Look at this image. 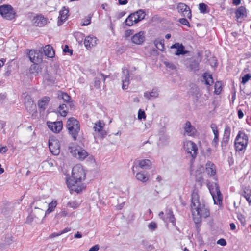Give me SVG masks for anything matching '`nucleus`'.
Here are the masks:
<instances>
[{
	"label": "nucleus",
	"instance_id": "nucleus-1",
	"mask_svg": "<svg viewBox=\"0 0 251 251\" xmlns=\"http://www.w3.org/2000/svg\"><path fill=\"white\" fill-rule=\"evenodd\" d=\"M191 209L194 222L199 224L202 217L206 218L209 215V210L205 208L203 202H201L197 191L194 190L191 197Z\"/></svg>",
	"mask_w": 251,
	"mask_h": 251
},
{
	"label": "nucleus",
	"instance_id": "nucleus-2",
	"mask_svg": "<svg viewBox=\"0 0 251 251\" xmlns=\"http://www.w3.org/2000/svg\"><path fill=\"white\" fill-rule=\"evenodd\" d=\"M85 178V173L82 166L80 164H77L73 168L72 176L67 179L66 183L71 190L78 193L82 190L79 183Z\"/></svg>",
	"mask_w": 251,
	"mask_h": 251
},
{
	"label": "nucleus",
	"instance_id": "nucleus-3",
	"mask_svg": "<svg viewBox=\"0 0 251 251\" xmlns=\"http://www.w3.org/2000/svg\"><path fill=\"white\" fill-rule=\"evenodd\" d=\"M66 127L73 139L74 141L77 140L80 131L79 121L74 117H71L67 121Z\"/></svg>",
	"mask_w": 251,
	"mask_h": 251
},
{
	"label": "nucleus",
	"instance_id": "nucleus-4",
	"mask_svg": "<svg viewBox=\"0 0 251 251\" xmlns=\"http://www.w3.org/2000/svg\"><path fill=\"white\" fill-rule=\"evenodd\" d=\"M248 142V136L244 132L239 131L235 139L234 146L237 151L245 150Z\"/></svg>",
	"mask_w": 251,
	"mask_h": 251
},
{
	"label": "nucleus",
	"instance_id": "nucleus-5",
	"mask_svg": "<svg viewBox=\"0 0 251 251\" xmlns=\"http://www.w3.org/2000/svg\"><path fill=\"white\" fill-rule=\"evenodd\" d=\"M208 188L210 194L212 196L214 204H219V205H222L223 196L220 191L218 185L217 183H214V184L209 186Z\"/></svg>",
	"mask_w": 251,
	"mask_h": 251
},
{
	"label": "nucleus",
	"instance_id": "nucleus-6",
	"mask_svg": "<svg viewBox=\"0 0 251 251\" xmlns=\"http://www.w3.org/2000/svg\"><path fill=\"white\" fill-rule=\"evenodd\" d=\"M0 14L6 20H11L15 18L16 12L10 5L4 4L0 6Z\"/></svg>",
	"mask_w": 251,
	"mask_h": 251
},
{
	"label": "nucleus",
	"instance_id": "nucleus-7",
	"mask_svg": "<svg viewBox=\"0 0 251 251\" xmlns=\"http://www.w3.org/2000/svg\"><path fill=\"white\" fill-rule=\"evenodd\" d=\"M68 151L75 157L80 160H84L87 156V152L81 148L76 149L75 147H68Z\"/></svg>",
	"mask_w": 251,
	"mask_h": 251
},
{
	"label": "nucleus",
	"instance_id": "nucleus-8",
	"mask_svg": "<svg viewBox=\"0 0 251 251\" xmlns=\"http://www.w3.org/2000/svg\"><path fill=\"white\" fill-rule=\"evenodd\" d=\"M184 148L185 151L193 157L195 158L197 155L198 148L196 144L191 141H187L184 143Z\"/></svg>",
	"mask_w": 251,
	"mask_h": 251
},
{
	"label": "nucleus",
	"instance_id": "nucleus-9",
	"mask_svg": "<svg viewBox=\"0 0 251 251\" xmlns=\"http://www.w3.org/2000/svg\"><path fill=\"white\" fill-rule=\"evenodd\" d=\"M178 12L184 17L191 19L192 17L191 11L189 7L185 3H179L176 7Z\"/></svg>",
	"mask_w": 251,
	"mask_h": 251
},
{
	"label": "nucleus",
	"instance_id": "nucleus-10",
	"mask_svg": "<svg viewBox=\"0 0 251 251\" xmlns=\"http://www.w3.org/2000/svg\"><path fill=\"white\" fill-rule=\"evenodd\" d=\"M49 147L52 154L57 155L60 153V145L58 140L53 138L50 139Z\"/></svg>",
	"mask_w": 251,
	"mask_h": 251
},
{
	"label": "nucleus",
	"instance_id": "nucleus-11",
	"mask_svg": "<svg viewBox=\"0 0 251 251\" xmlns=\"http://www.w3.org/2000/svg\"><path fill=\"white\" fill-rule=\"evenodd\" d=\"M28 56L31 62L38 63L42 61V54L37 50H30Z\"/></svg>",
	"mask_w": 251,
	"mask_h": 251
},
{
	"label": "nucleus",
	"instance_id": "nucleus-12",
	"mask_svg": "<svg viewBox=\"0 0 251 251\" xmlns=\"http://www.w3.org/2000/svg\"><path fill=\"white\" fill-rule=\"evenodd\" d=\"M105 124L103 122L99 121L95 123L93 129L95 131L97 132L101 138H103L106 135V132L103 129Z\"/></svg>",
	"mask_w": 251,
	"mask_h": 251
},
{
	"label": "nucleus",
	"instance_id": "nucleus-13",
	"mask_svg": "<svg viewBox=\"0 0 251 251\" xmlns=\"http://www.w3.org/2000/svg\"><path fill=\"white\" fill-rule=\"evenodd\" d=\"M123 76H122V82L123 83L122 88L126 90L128 87L129 83V71L127 69H123Z\"/></svg>",
	"mask_w": 251,
	"mask_h": 251
},
{
	"label": "nucleus",
	"instance_id": "nucleus-14",
	"mask_svg": "<svg viewBox=\"0 0 251 251\" xmlns=\"http://www.w3.org/2000/svg\"><path fill=\"white\" fill-rule=\"evenodd\" d=\"M231 133L230 127L226 126L224 130V134L221 142V146L226 147L229 142L230 136Z\"/></svg>",
	"mask_w": 251,
	"mask_h": 251
},
{
	"label": "nucleus",
	"instance_id": "nucleus-15",
	"mask_svg": "<svg viewBox=\"0 0 251 251\" xmlns=\"http://www.w3.org/2000/svg\"><path fill=\"white\" fill-rule=\"evenodd\" d=\"M68 13V8L65 6L59 11V15L58 17L59 20L58 21V25H61L67 20L69 16Z\"/></svg>",
	"mask_w": 251,
	"mask_h": 251
},
{
	"label": "nucleus",
	"instance_id": "nucleus-16",
	"mask_svg": "<svg viewBox=\"0 0 251 251\" xmlns=\"http://www.w3.org/2000/svg\"><path fill=\"white\" fill-rule=\"evenodd\" d=\"M171 49H176V51L174 53L176 55H184L188 52L184 50V47L182 44L176 43L171 47Z\"/></svg>",
	"mask_w": 251,
	"mask_h": 251
},
{
	"label": "nucleus",
	"instance_id": "nucleus-17",
	"mask_svg": "<svg viewBox=\"0 0 251 251\" xmlns=\"http://www.w3.org/2000/svg\"><path fill=\"white\" fill-rule=\"evenodd\" d=\"M25 106L26 110L29 112L34 111L36 109V104L34 103L30 96H26L25 98Z\"/></svg>",
	"mask_w": 251,
	"mask_h": 251
},
{
	"label": "nucleus",
	"instance_id": "nucleus-18",
	"mask_svg": "<svg viewBox=\"0 0 251 251\" xmlns=\"http://www.w3.org/2000/svg\"><path fill=\"white\" fill-rule=\"evenodd\" d=\"M48 127L53 132L57 133L62 130L63 127V123L62 121L50 123L48 125Z\"/></svg>",
	"mask_w": 251,
	"mask_h": 251
},
{
	"label": "nucleus",
	"instance_id": "nucleus-19",
	"mask_svg": "<svg viewBox=\"0 0 251 251\" xmlns=\"http://www.w3.org/2000/svg\"><path fill=\"white\" fill-rule=\"evenodd\" d=\"M97 38L95 37L87 36L84 42V44L87 49L92 48L97 44Z\"/></svg>",
	"mask_w": 251,
	"mask_h": 251
},
{
	"label": "nucleus",
	"instance_id": "nucleus-20",
	"mask_svg": "<svg viewBox=\"0 0 251 251\" xmlns=\"http://www.w3.org/2000/svg\"><path fill=\"white\" fill-rule=\"evenodd\" d=\"M185 133L188 136H193L196 133L195 127L192 126L189 121H187L183 127Z\"/></svg>",
	"mask_w": 251,
	"mask_h": 251
},
{
	"label": "nucleus",
	"instance_id": "nucleus-21",
	"mask_svg": "<svg viewBox=\"0 0 251 251\" xmlns=\"http://www.w3.org/2000/svg\"><path fill=\"white\" fill-rule=\"evenodd\" d=\"M200 62V59L192 58L190 60L189 64L187 67H189L191 71H197L199 69V64Z\"/></svg>",
	"mask_w": 251,
	"mask_h": 251
},
{
	"label": "nucleus",
	"instance_id": "nucleus-22",
	"mask_svg": "<svg viewBox=\"0 0 251 251\" xmlns=\"http://www.w3.org/2000/svg\"><path fill=\"white\" fill-rule=\"evenodd\" d=\"M35 25L42 27L47 24V19L41 15H39L33 19Z\"/></svg>",
	"mask_w": 251,
	"mask_h": 251
},
{
	"label": "nucleus",
	"instance_id": "nucleus-23",
	"mask_svg": "<svg viewBox=\"0 0 251 251\" xmlns=\"http://www.w3.org/2000/svg\"><path fill=\"white\" fill-rule=\"evenodd\" d=\"M145 39L143 32H139L135 34L131 38L132 42L136 44H142Z\"/></svg>",
	"mask_w": 251,
	"mask_h": 251
},
{
	"label": "nucleus",
	"instance_id": "nucleus-24",
	"mask_svg": "<svg viewBox=\"0 0 251 251\" xmlns=\"http://www.w3.org/2000/svg\"><path fill=\"white\" fill-rule=\"evenodd\" d=\"M206 172L210 176L215 175L216 171L215 165L210 161H208L205 165Z\"/></svg>",
	"mask_w": 251,
	"mask_h": 251
},
{
	"label": "nucleus",
	"instance_id": "nucleus-25",
	"mask_svg": "<svg viewBox=\"0 0 251 251\" xmlns=\"http://www.w3.org/2000/svg\"><path fill=\"white\" fill-rule=\"evenodd\" d=\"M144 96L150 100L151 98H156L158 97V90L157 88H153L151 92H146L144 93Z\"/></svg>",
	"mask_w": 251,
	"mask_h": 251
},
{
	"label": "nucleus",
	"instance_id": "nucleus-26",
	"mask_svg": "<svg viewBox=\"0 0 251 251\" xmlns=\"http://www.w3.org/2000/svg\"><path fill=\"white\" fill-rule=\"evenodd\" d=\"M31 213L36 219H39L42 218L44 214L45 215V212L42 208L37 206L35 207Z\"/></svg>",
	"mask_w": 251,
	"mask_h": 251
},
{
	"label": "nucleus",
	"instance_id": "nucleus-27",
	"mask_svg": "<svg viewBox=\"0 0 251 251\" xmlns=\"http://www.w3.org/2000/svg\"><path fill=\"white\" fill-rule=\"evenodd\" d=\"M50 100V98L49 97L45 96L42 98L38 101V105L39 108L41 109L42 110H45Z\"/></svg>",
	"mask_w": 251,
	"mask_h": 251
},
{
	"label": "nucleus",
	"instance_id": "nucleus-28",
	"mask_svg": "<svg viewBox=\"0 0 251 251\" xmlns=\"http://www.w3.org/2000/svg\"><path fill=\"white\" fill-rule=\"evenodd\" d=\"M107 77L106 75H104L103 74L98 75V76L95 78L94 86L97 88H100L101 80H102L104 82Z\"/></svg>",
	"mask_w": 251,
	"mask_h": 251
},
{
	"label": "nucleus",
	"instance_id": "nucleus-29",
	"mask_svg": "<svg viewBox=\"0 0 251 251\" xmlns=\"http://www.w3.org/2000/svg\"><path fill=\"white\" fill-rule=\"evenodd\" d=\"M43 50L45 55L49 57H53L55 54L53 48L50 45L45 46Z\"/></svg>",
	"mask_w": 251,
	"mask_h": 251
},
{
	"label": "nucleus",
	"instance_id": "nucleus-30",
	"mask_svg": "<svg viewBox=\"0 0 251 251\" xmlns=\"http://www.w3.org/2000/svg\"><path fill=\"white\" fill-rule=\"evenodd\" d=\"M57 204V201L55 200H53L51 202L49 203L48 208L45 212V216L53 211L54 209L56 208Z\"/></svg>",
	"mask_w": 251,
	"mask_h": 251
},
{
	"label": "nucleus",
	"instance_id": "nucleus-31",
	"mask_svg": "<svg viewBox=\"0 0 251 251\" xmlns=\"http://www.w3.org/2000/svg\"><path fill=\"white\" fill-rule=\"evenodd\" d=\"M136 178L142 182H146L149 180V176L142 172L137 173L136 175Z\"/></svg>",
	"mask_w": 251,
	"mask_h": 251
},
{
	"label": "nucleus",
	"instance_id": "nucleus-32",
	"mask_svg": "<svg viewBox=\"0 0 251 251\" xmlns=\"http://www.w3.org/2000/svg\"><path fill=\"white\" fill-rule=\"evenodd\" d=\"M140 167L142 169H148L151 165V162L148 159L139 160L138 162Z\"/></svg>",
	"mask_w": 251,
	"mask_h": 251
},
{
	"label": "nucleus",
	"instance_id": "nucleus-33",
	"mask_svg": "<svg viewBox=\"0 0 251 251\" xmlns=\"http://www.w3.org/2000/svg\"><path fill=\"white\" fill-rule=\"evenodd\" d=\"M237 18L246 17V9L244 6L239 7L236 11Z\"/></svg>",
	"mask_w": 251,
	"mask_h": 251
},
{
	"label": "nucleus",
	"instance_id": "nucleus-34",
	"mask_svg": "<svg viewBox=\"0 0 251 251\" xmlns=\"http://www.w3.org/2000/svg\"><path fill=\"white\" fill-rule=\"evenodd\" d=\"M164 39H156L154 41V44L160 50L163 51L164 49Z\"/></svg>",
	"mask_w": 251,
	"mask_h": 251
},
{
	"label": "nucleus",
	"instance_id": "nucleus-35",
	"mask_svg": "<svg viewBox=\"0 0 251 251\" xmlns=\"http://www.w3.org/2000/svg\"><path fill=\"white\" fill-rule=\"evenodd\" d=\"M203 78L206 84L211 85L213 83V79L211 75H208L206 73H204L203 75Z\"/></svg>",
	"mask_w": 251,
	"mask_h": 251
},
{
	"label": "nucleus",
	"instance_id": "nucleus-36",
	"mask_svg": "<svg viewBox=\"0 0 251 251\" xmlns=\"http://www.w3.org/2000/svg\"><path fill=\"white\" fill-rule=\"evenodd\" d=\"M166 219H168L169 221L172 223L173 225H175L176 220L173 211L171 210H168L166 212Z\"/></svg>",
	"mask_w": 251,
	"mask_h": 251
},
{
	"label": "nucleus",
	"instance_id": "nucleus-37",
	"mask_svg": "<svg viewBox=\"0 0 251 251\" xmlns=\"http://www.w3.org/2000/svg\"><path fill=\"white\" fill-rule=\"evenodd\" d=\"M58 98L66 102H69V101L71 100V97L69 95L66 93L62 92H59L58 94Z\"/></svg>",
	"mask_w": 251,
	"mask_h": 251
},
{
	"label": "nucleus",
	"instance_id": "nucleus-38",
	"mask_svg": "<svg viewBox=\"0 0 251 251\" xmlns=\"http://www.w3.org/2000/svg\"><path fill=\"white\" fill-rule=\"evenodd\" d=\"M59 112L62 116H66L67 111V104H62L59 107Z\"/></svg>",
	"mask_w": 251,
	"mask_h": 251
},
{
	"label": "nucleus",
	"instance_id": "nucleus-39",
	"mask_svg": "<svg viewBox=\"0 0 251 251\" xmlns=\"http://www.w3.org/2000/svg\"><path fill=\"white\" fill-rule=\"evenodd\" d=\"M242 196L246 199V200L250 204L251 203V191L249 189L244 190Z\"/></svg>",
	"mask_w": 251,
	"mask_h": 251
},
{
	"label": "nucleus",
	"instance_id": "nucleus-40",
	"mask_svg": "<svg viewBox=\"0 0 251 251\" xmlns=\"http://www.w3.org/2000/svg\"><path fill=\"white\" fill-rule=\"evenodd\" d=\"M47 202L45 201L44 199L40 200L39 201H35L33 204H36V206L40 207L41 208H43L46 206Z\"/></svg>",
	"mask_w": 251,
	"mask_h": 251
},
{
	"label": "nucleus",
	"instance_id": "nucleus-41",
	"mask_svg": "<svg viewBox=\"0 0 251 251\" xmlns=\"http://www.w3.org/2000/svg\"><path fill=\"white\" fill-rule=\"evenodd\" d=\"M135 13L137 14L136 15L137 16V19H138L139 21L143 20L145 18V13L142 10H139L136 12Z\"/></svg>",
	"mask_w": 251,
	"mask_h": 251
},
{
	"label": "nucleus",
	"instance_id": "nucleus-42",
	"mask_svg": "<svg viewBox=\"0 0 251 251\" xmlns=\"http://www.w3.org/2000/svg\"><path fill=\"white\" fill-rule=\"evenodd\" d=\"M214 135V138L212 141V145L214 147L216 148L219 142V132L213 133Z\"/></svg>",
	"mask_w": 251,
	"mask_h": 251
},
{
	"label": "nucleus",
	"instance_id": "nucleus-43",
	"mask_svg": "<svg viewBox=\"0 0 251 251\" xmlns=\"http://www.w3.org/2000/svg\"><path fill=\"white\" fill-rule=\"evenodd\" d=\"M67 205L73 209H76L79 206V204L76 201H73L68 202Z\"/></svg>",
	"mask_w": 251,
	"mask_h": 251
},
{
	"label": "nucleus",
	"instance_id": "nucleus-44",
	"mask_svg": "<svg viewBox=\"0 0 251 251\" xmlns=\"http://www.w3.org/2000/svg\"><path fill=\"white\" fill-rule=\"evenodd\" d=\"M207 8V5L203 3H200L199 5V9L201 13H206V8Z\"/></svg>",
	"mask_w": 251,
	"mask_h": 251
},
{
	"label": "nucleus",
	"instance_id": "nucleus-45",
	"mask_svg": "<svg viewBox=\"0 0 251 251\" xmlns=\"http://www.w3.org/2000/svg\"><path fill=\"white\" fill-rule=\"evenodd\" d=\"M68 215V212L65 210H63L60 212L56 214L55 217L57 219L62 218L63 217H66Z\"/></svg>",
	"mask_w": 251,
	"mask_h": 251
},
{
	"label": "nucleus",
	"instance_id": "nucleus-46",
	"mask_svg": "<svg viewBox=\"0 0 251 251\" xmlns=\"http://www.w3.org/2000/svg\"><path fill=\"white\" fill-rule=\"evenodd\" d=\"M251 78V74H247L242 78L241 83L243 84L246 83Z\"/></svg>",
	"mask_w": 251,
	"mask_h": 251
},
{
	"label": "nucleus",
	"instance_id": "nucleus-47",
	"mask_svg": "<svg viewBox=\"0 0 251 251\" xmlns=\"http://www.w3.org/2000/svg\"><path fill=\"white\" fill-rule=\"evenodd\" d=\"M132 16H129L125 20V23L126 25L131 26L133 25L134 22L132 19Z\"/></svg>",
	"mask_w": 251,
	"mask_h": 251
},
{
	"label": "nucleus",
	"instance_id": "nucleus-48",
	"mask_svg": "<svg viewBox=\"0 0 251 251\" xmlns=\"http://www.w3.org/2000/svg\"><path fill=\"white\" fill-rule=\"evenodd\" d=\"M34 220H36V219L31 213L27 217L25 223L28 224H31Z\"/></svg>",
	"mask_w": 251,
	"mask_h": 251
},
{
	"label": "nucleus",
	"instance_id": "nucleus-49",
	"mask_svg": "<svg viewBox=\"0 0 251 251\" xmlns=\"http://www.w3.org/2000/svg\"><path fill=\"white\" fill-rule=\"evenodd\" d=\"M138 118L139 120L146 118L145 112H144V111L142 110L141 109H140L138 111Z\"/></svg>",
	"mask_w": 251,
	"mask_h": 251
},
{
	"label": "nucleus",
	"instance_id": "nucleus-50",
	"mask_svg": "<svg viewBox=\"0 0 251 251\" xmlns=\"http://www.w3.org/2000/svg\"><path fill=\"white\" fill-rule=\"evenodd\" d=\"M39 68V67L37 64H34L31 66L30 71L32 73H34L35 72H36L37 73H38Z\"/></svg>",
	"mask_w": 251,
	"mask_h": 251
},
{
	"label": "nucleus",
	"instance_id": "nucleus-51",
	"mask_svg": "<svg viewBox=\"0 0 251 251\" xmlns=\"http://www.w3.org/2000/svg\"><path fill=\"white\" fill-rule=\"evenodd\" d=\"M164 63L167 67L170 68L172 70H175L176 68V65L172 62H165Z\"/></svg>",
	"mask_w": 251,
	"mask_h": 251
},
{
	"label": "nucleus",
	"instance_id": "nucleus-52",
	"mask_svg": "<svg viewBox=\"0 0 251 251\" xmlns=\"http://www.w3.org/2000/svg\"><path fill=\"white\" fill-rule=\"evenodd\" d=\"M179 22L181 24L190 26L189 22L186 18H180L178 20Z\"/></svg>",
	"mask_w": 251,
	"mask_h": 251
},
{
	"label": "nucleus",
	"instance_id": "nucleus-53",
	"mask_svg": "<svg viewBox=\"0 0 251 251\" xmlns=\"http://www.w3.org/2000/svg\"><path fill=\"white\" fill-rule=\"evenodd\" d=\"M148 227L151 230H154L157 228V225L155 222H151L149 225Z\"/></svg>",
	"mask_w": 251,
	"mask_h": 251
},
{
	"label": "nucleus",
	"instance_id": "nucleus-54",
	"mask_svg": "<svg viewBox=\"0 0 251 251\" xmlns=\"http://www.w3.org/2000/svg\"><path fill=\"white\" fill-rule=\"evenodd\" d=\"M91 16H88L86 19L84 20L83 23L81 24L82 26H85L88 25L90 23Z\"/></svg>",
	"mask_w": 251,
	"mask_h": 251
},
{
	"label": "nucleus",
	"instance_id": "nucleus-55",
	"mask_svg": "<svg viewBox=\"0 0 251 251\" xmlns=\"http://www.w3.org/2000/svg\"><path fill=\"white\" fill-rule=\"evenodd\" d=\"M217 244L222 246H225L226 245V242L225 239L221 238L217 241Z\"/></svg>",
	"mask_w": 251,
	"mask_h": 251
},
{
	"label": "nucleus",
	"instance_id": "nucleus-56",
	"mask_svg": "<svg viewBox=\"0 0 251 251\" xmlns=\"http://www.w3.org/2000/svg\"><path fill=\"white\" fill-rule=\"evenodd\" d=\"M5 242L6 244H9L13 240V237L10 235H8L5 237Z\"/></svg>",
	"mask_w": 251,
	"mask_h": 251
},
{
	"label": "nucleus",
	"instance_id": "nucleus-57",
	"mask_svg": "<svg viewBox=\"0 0 251 251\" xmlns=\"http://www.w3.org/2000/svg\"><path fill=\"white\" fill-rule=\"evenodd\" d=\"M210 127H211V128L212 129V130L213 133H215L216 132H218V130L217 129V126L216 124H211Z\"/></svg>",
	"mask_w": 251,
	"mask_h": 251
},
{
	"label": "nucleus",
	"instance_id": "nucleus-58",
	"mask_svg": "<svg viewBox=\"0 0 251 251\" xmlns=\"http://www.w3.org/2000/svg\"><path fill=\"white\" fill-rule=\"evenodd\" d=\"M63 52H65V53L69 52V53H70V54H72V50L69 49V47H68V45H66L65 46V47L63 49Z\"/></svg>",
	"mask_w": 251,
	"mask_h": 251
},
{
	"label": "nucleus",
	"instance_id": "nucleus-59",
	"mask_svg": "<svg viewBox=\"0 0 251 251\" xmlns=\"http://www.w3.org/2000/svg\"><path fill=\"white\" fill-rule=\"evenodd\" d=\"M137 14H136L135 12L133 13H132L129 16H132V20L133 21H134V23H138V22H139V21L138 20V19H137V16H136Z\"/></svg>",
	"mask_w": 251,
	"mask_h": 251
},
{
	"label": "nucleus",
	"instance_id": "nucleus-60",
	"mask_svg": "<svg viewBox=\"0 0 251 251\" xmlns=\"http://www.w3.org/2000/svg\"><path fill=\"white\" fill-rule=\"evenodd\" d=\"M99 249V246L98 245H96L94 246H93L92 247H91L89 251H98V250Z\"/></svg>",
	"mask_w": 251,
	"mask_h": 251
},
{
	"label": "nucleus",
	"instance_id": "nucleus-61",
	"mask_svg": "<svg viewBox=\"0 0 251 251\" xmlns=\"http://www.w3.org/2000/svg\"><path fill=\"white\" fill-rule=\"evenodd\" d=\"M219 82H218L217 83H216L215 85V92L217 94H218L220 92V91H221V86H220L219 87V88H217V87L219 85Z\"/></svg>",
	"mask_w": 251,
	"mask_h": 251
},
{
	"label": "nucleus",
	"instance_id": "nucleus-62",
	"mask_svg": "<svg viewBox=\"0 0 251 251\" xmlns=\"http://www.w3.org/2000/svg\"><path fill=\"white\" fill-rule=\"evenodd\" d=\"M238 116L239 119H242L244 116V113L241 109L238 110Z\"/></svg>",
	"mask_w": 251,
	"mask_h": 251
},
{
	"label": "nucleus",
	"instance_id": "nucleus-63",
	"mask_svg": "<svg viewBox=\"0 0 251 251\" xmlns=\"http://www.w3.org/2000/svg\"><path fill=\"white\" fill-rule=\"evenodd\" d=\"M8 150L6 146L2 147L0 148V153H5Z\"/></svg>",
	"mask_w": 251,
	"mask_h": 251
},
{
	"label": "nucleus",
	"instance_id": "nucleus-64",
	"mask_svg": "<svg viewBox=\"0 0 251 251\" xmlns=\"http://www.w3.org/2000/svg\"><path fill=\"white\" fill-rule=\"evenodd\" d=\"M133 34V32L131 30H126L125 33V36L127 37H129L130 35Z\"/></svg>",
	"mask_w": 251,
	"mask_h": 251
}]
</instances>
